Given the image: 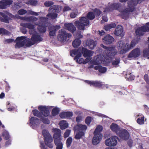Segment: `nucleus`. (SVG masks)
<instances>
[{
    "label": "nucleus",
    "instance_id": "12",
    "mask_svg": "<svg viewBox=\"0 0 149 149\" xmlns=\"http://www.w3.org/2000/svg\"><path fill=\"white\" fill-rule=\"evenodd\" d=\"M71 36L70 34L67 33L64 30H61L60 31V34L58 36L57 38L60 41L65 42L67 39L68 40Z\"/></svg>",
    "mask_w": 149,
    "mask_h": 149
},
{
    "label": "nucleus",
    "instance_id": "63",
    "mask_svg": "<svg viewBox=\"0 0 149 149\" xmlns=\"http://www.w3.org/2000/svg\"><path fill=\"white\" fill-rule=\"evenodd\" d=\"M144 79L147 83H149V80H148V76L147 74H145L144 76Z\"/></svg>",
    "mask_w": 149,
    "mask_h": 149
},
{
    "label": "nucleus",
    "instance_id": "58",
    "mask_svg": "<svg viewBox=\"0 0 149 149\" xmlns=\"http://www.w3.org/2000/svg\"><path fill=\"white\" fill-rule=\"evenodd\" d=\"M102 19L101 20V23L102 24L103 23L107 21L108 19L106 16H103L102 17Z\"/></svg>",
    "mask_w": 149,
    "mask_h": 149
},
{
    "label": "nucleus",
    "instance_id": "41",
    "mask_svg": "<svg viewBox=\"0 0 149 149\" xmlns=\"http://www.w3.org/2000/svg\"><path fill=\"white\" fill-rule=\"evenodd\" d=\"M95 17L94 14L92 12H89L87 15V17L90 20L93 19Z\"/></svg>",
    "mask_w": 149,
    "mask_h": 149
},
{
    "label": "nucleus",
    "instance_id": "64",
    "mask_svg": "<svg viewBox=\"0 0 149 149\" xmlns=\"http://www.w3.org/2000/svg\"><path fill=\"white\" fill-rule=\"evenodd\" d=\"M132 141L130 139L128 141V144L130 147H131L132 146Z\"/></svg>",
    "mask_w": 149,
    "mask_h": 149
},
{
    "label": "nucleus",
    "instance_id": "33",
    "mask_svg": "<svg viewBox=\"0 0 149 149\" xmlns=\"http://www.w3.org/2000/svg\"><path fill=\"white\" fill-rule=\"evenodd\" d=\"M81 43V40L79 39H76L72 42V44L74 48H77L79 46Z\"/></svg>",
    "mask_w": 149,
    "mask_h": 149
},
{
    "label": "nucleus",
    "instance_id": "8",
    "mask_svg": "<svg viewBox=\"0 0 149 149\" xmlns=\"http://www.w3.org/2000/svg\"><path fill=\"white\" fill-rule=\"evenodd\" d=\"M85 82L91 86H93L95 87H101L102 89L110 88L111 87V86L110 85L105 84L104 83L100 81L86 80L85 81Z\"/></svg>",
    "mask_w": 149,
    "mask_h": 149
},
{
    "label": "nucleus",
    "instance_id": "49",
    "mask_svg": "<svg viewBox=\"0 0 149 149\" xmlns=\"http://www.w3.org/2000/svg\"><path fill=\"white\" fill-rule=\"evenodd\" d=\"M98 116H100L101 117H104V118L103 120L105 122H106V120H107V121H108L110 119L109 118H107V117L104 115H103L101 114H98Z\"/></svg>",
    "mask_w": 149,
    "mask_h": 149
},
{
    "label": "nucleus",
    "instance_id": "52",
    "mask_svg": "<svg viewBox=\"0 0 149 149\" xmlns=\"http://www.w3.org/2000/svg\"><path fill=\"white\" fill-rule=\"evenodd\" d=\"M70 132V130H67L64 134V137L65 138L68 137L69 136Z\"/></svg>",
    "mask_w": 149,
    "mask_h": 149
},
{
    "label": "nucleus",
    "instance_id": "56",
    "mask_svg": "<svg viewBox=\"0 0 149 149\" xmlns=\"http://www.w3.org/2000/svg\"><path fill=\"white\" fill-rule=\"evenodd\" d=\"M73 115V113L71 112H66V118H69Z\"/></svg>",
    "mask_w": 149,
    "mask_h": 149
},
{
    "label": "nucleus",
    "instance_id": "40",
    "mask_svg": "<svg viewBox=\"0 0 149 149\" xmlns=\"http://www.w3.org/2000/svg\"><path fill=\"white\" fill-rule=\"evenodd\" d=\"M41 121H42L43 123L45 124H49L50 123V121L47 118H45L42 116L40 118Z\"/></svg>",
    "mask_w": 149,
    "mask_h": 149
},
{
    "label": "nucleus",
    "instance_id": "1",
    "mask_svg": "<svg viewBox=\"0 0 149 149\" xmlns=\"http://www.w3.org/2000/svg\"><path fill=\"white\" fill-rule=\"evenodd\" d=\"M61 7L57 5L51 6L48 10V14L46 17H40L39 22H36L38 18L34 16L24 17L21 19L27 22L34 23L36 25L38 26V29L39 31L42 33L45 32L46 30V27L48 26V19H56L58 16L57 13L61 10Z\"/></svg>",
    "mask_w": 149,
    "mask_h": 149
},
{
    "label": "nucleus",
    "instance_id": "7",
    "mask_svg": "<svg viewBox=\"0 0 149 149\" xmlns=\"http://www.w3.org/2000/svg\"><path fill=\"white\" fill-rule=\"evenodd\" d=\"M42 135L44 137V141L45 145L50 148L53 147V139L49 132L46 129H44L42 132Z\"/></svg>",
    "mask_w": 149,
    "mask_h": 149
},
{
    "label": "nucleus",
    "instance_id": "21",
    "mask_svg": "<svg viewBox=\"0 0 149 149\" xmlns=\"http://www.w3.org/2000/svg\"><path fill=\"white\" fill-rule=\"evenodd\" d=\"M84 44L86 46H88L90 49H93L96 46L97 43L92 40H88L84 42Z\"/></svg>",
    "mask_w": 149,
    "mask_h": 149
},
{
    "label": "nucleus",
    "instance_id": "16",
    "mask_svg": "<svg viewBox=\"0 0 149 149\" xmlns=\"http://www.w3.org/2000/svg\"><path fill=\"white\" fill-rule=\"evenodd\" d=\"M121 6L120 3H109L108 6L104 9V12L107 13L111 11L113 9H118Z\"/></svg>",
    "mask_w": 149,
    "mask_h": 149
},
{
    "label": "nucleus",
    "instance_id": "17",
    "mask_svg": "<svg viewBox=\"0 0 149 149\" xmlns=\"http://www.w3.org/2000/svg\"><path fill=\"white\" fill-rule=\"evenodd\" d=\"M141 54V51L139 48H136L132 50L128 56L129 58H136L139 57Z\"/></svg>",
    "mask_w": 149,
    "mask_h": 149
},
{
    "label": "nucleus",
    "instance_id": "30",
    "mask_svg": "<svg viewBox=\"0 0 149 149\" xmlns=\"http://www.w3.org/2000/svg\"><path fill=\"white\" fill-rule=\"evenodd\" d=\"M116 26V24L115 23H112L110 24L104 25V29L107 31L110 30L111 28H115Z\"/></svg>",
    "mask_w": 149,
    "mask_h": 149
},
{
    "label": "nucleus",
    "instance_id": "18",
    "mask_svg": "<svg viewBox=\"0 0 149 149\" xmlns=\"http://www.w3.org/2000/svg\"><path fill=\"white\" fill-rule=\"evenodd\" d=\"M52 131L54 133L53 137L54 141L62 139V137L61 136V131L57 128H53L52 130Z\"/></svg>",
    "mask_w": 149,
    "mask_h": 149
},
{
    "label": "nucleus",
    "instance_id": "32",
    "mask_svg": "<svg viewBox=\"0 0 149 149\" xmlns=\"http://www.w3.org/2000/svg\"><path fill=\"white\" fill-rule=\"evenodd\" d=\"M138 117H140L137 120V123L140 125H142L144 123V117L143 116L142 114H140L137 115Z\"/></svg>",
    "mask_w": 149,
    "mask_h": 149
},
{
    "label": "nucleus",
    "instance_id": "48",
    "mask_svg": "<svg viewBox=\"0 0 149 149\" xmlns=\"http://www.w3.org/2000/svg\"><path fill=\"white\" fill-rule=\"evenodd\" d=\"M27 12L26 10L23 9H21L18 11V13L20 15H22L26 13Z\"/></svg>",
    "mask_w": 149,
    "mask_h": 149
},
{
    "label": "nucleus",
    "instance_id": "43",
    "mask_svg": "<svg viewBox=\"0 0 149 149\" xmlns=\"http://www.w3.org/2000/svg\"><path fill=\"white\" fill-rule=\"evenodd\" d=\"M54 4V2L51 1H47L45 2L44 5L46 7H49Z\"/></svg>",
    "mask_w": 149,
    "mask_h": 149
},
{
    "label": "nucleus",
    "instance_id": "15",
    "mask_svg": "<svg viewBox=\"0 0 149 149\" xmlns=\"http://www.w3.org/2000/svg\"><path fill=\"white\" fill-rule=\"evenodd\" d=\"M146 31L149 32V22L147 23L146 26L138 28L136 31V33L137 35L141 36Z\"/></svg>",
    "mask_w": 149,
    "mask_h": 149
},
{
    "label": "nucleus",
    "instance_id": "11",
    "mask_svg": "<svg viewBox=\"0 0 149 149\" xmlns=\"http://www.w3.org/2000/svg\"><path fill=\"white\" fill-rule=\"evenodd\" d=\"M29 126L33 129H35L38 128L41 123V120L35 117H32L29 119Z\"/></svg>",
    "mask_w": 149,
    "mask_h": 149
},
{
    "label": "nucleus",
    "instance_id": "42",
    "mask_svg": "<svg viewBox=\"0 0 149 149\" xmlns=\"http://www.w3.org/2000/svg\"><path fill=\"white\" fill-rule=\"evenodd\" d=\"M125 77L127 78L129 80H133L134 78V77L132 75L131 73L130 72L126 74Z\"/></svg>",
    "mask_w": 149,
    "mask_h": 149
},
{
    "label": "nucleus",
    "instance_id": "60",
    "mask_svg": "<svg viewBox=\"0 0 149 149\" xmlns=\"http://www.w3.org/2000/svg\"><path fill=\"white\" fill-rule=\"evenodd\" d=\"M14 41V39H6L5 41V42L6 43H10Z\"/></svg>",
    "mask_w": 149,
    "mask_h": 149
},
{
    "label": "nucleus",
    "instance_id": "46",
    "mask_svg": "<svg viewBox=\"0 0 149 149\" xmlns=\"http://www.w3.org/2000/svg\"><path fill=\"white\" fill-rule=\"evenodd\" d=\"M72 139L71 137L68 138L66 141V144L67 147H69L72 141Z\"/></svg>",
    "mask_w": 149,
    "mask_h": 149
},
{
    "label": "nucleus",
    "instance_id": "25",
    "mask_svg": "<svg viewBox=\"0 0 149 149\" xmlns=\"http://www.w3.org/2000/svg\"><path fill=\"white\" fill-rule=\"evenodd\" d=\"M65 28L73 33L76 30V28L72 23L65 24H64Z\"/></svg>",
    "mask_w": 149,
    "mask_h": 149
},
{
    "label": "nucleus",
    "instance_id": "23",
    "mask_svg": "<svg viewBox=\"0 0 149 149\" xmlns=\"http://www.w3.org/2000/svg\"><path fill=\"white\" fill-rule=\"evenodd\" d=\"M61 28L59 25H56V26H51L49 27V35L51 36H54L55 35V33L57 30L60 29Z\"/></svg>",
    "mask_w": 149,
    "mask_h": 149
},
{
    "label": "nucleus",
    "instance_id": "53",
    "mask_svg": "<svg viewBox=\"0 0 149 149\" xmlns=\"http://www.w3.org/2000/svg\"><path fill=\"white\" fill-rule=\"evenodd\" d=\"M84 60L83 64H85L90 61L92 60V58L87 57Z\"/></svg>",
    "mask_w": 149,
    "mask_h": 149
},
{
    "label": "nucleus",
    "instance_id": "29",
    "mask_svg": "<svg viewBox=\"0 0 149 149\" xmlns=\"http://www.w3.org/2000/svg\"><path fill=\"white\" fill-rule=\"evenodd\" d=\"M94 68L95 70H98L99 72L101 73H104L107 70L106 68L103 67L101 65H98L94 67Z\"/></svg>",
    "mask_w": 149,
    "mask_h": 149
},
{
    "label": "nucleus",
    "instance_id": "57",
    "mask_svg": "<svg viewBox=\"0 0 149 149\" xmlns=\"http://www.w3.org/2000/svg\"><path fill=\"white\" fill-rule=\"evenodd\" d=\"M77 12L76 11L75 12H73L70 15V17L72 18H74L77 15Z\"/></svg>",
    "mask_w": 149,
    "mask_h": 149
},
{
    "label": "nucleus",
    "instance_id": "27",
    "mask_svg": "<svg viewBox=\"0 0 149 149\" xmlns=\"http://www.w3.org/2000/svg\"><path fill=\"white\" fill-rule=\"evenodd\" d=\"M60 128L61 130H64L67 128L68 126V124L66 121L62 120L59 123Z\"/></svg>",
    "mask_w": 149,
    "mask_h": 149
},
{
    "label": "nucleus",
    "instance_id": "24",
    "mask_svg": "<svg viewBox=\"0 0 149 149\" xmlns=\"http://www.w3.org/2000/svg\"><path fill=\"white\" fill-rule=\"evenodd\" d=\"M102 40L104 43L110 44L114 41V38L111 36L107 35L102 38Z\"/></svg>",
    "mask_w": 149,
    "mask_h": 149
},
{
    "label": "nucleus",
    "instance_id": "2",
    "mask_svg": "<svg viewBox=\"0 0 149 149\" xmlns=\"http://www.w3.org/2000/svg\"><path fill=\"white\" fill-rule=\"evenodd\" d=\"M20 25L28 28L29 29V33L32 35V36L31 39L27 38L24 36L17 38L14 41L16 43L15 45V48H19L23 46L30 47L42 40V38L36 32L35 25L29 23H22L20 24Z\"/></svg>",
    "mask_w": 149,
    "mask_h": 149
},
{
    "label": "nucleus",
    "instance_id": "22",
    "mask_svg": "<svg viewBox=\"0 0 149 149\" xmlns=\"http://www.w3.org/2000/svg\"><path fill=\"white\" fill-rule=\"evenodd\" d=\"M12 2L13 1L11 0H2L0 1V9L6 8L7 6L11 4Z\"/></svg>",
    "mask_w": 149,
    "mask_h": 149
},
{
    "label": "nucleus",
    "instance_id": "5",
    "mask_svg": "<svg viewBox=\"0 0 149 149\" xmlns=\"http://www.w3.org/2000/svg\"><path fill=\"white\" fill-rule=\"evenodd\" d=\"M51 107L43 106H40L38 107V109L40 111V112L37 110H33L32 111L33 114L35 116L41 118L42 115L45 117H47L49 115V109Z\"/></svg>",
    "mask_w": 149,
    "mask_h": 149
},
{
    "label": "nucleus",
    "instance_id": "45",
    "mask_svg": "<svg viewBox=\"0 0 149 149\" xmlns=\"http://www.w3.org/2000/svg\"><path fill=\"white\" fill-rule=\"evenodd\" d=\"M143 55L145 57H147L149 56V50L148 49H145L143 51Z\"/></svg>",
    "mask_w": 149,
    "mask_h": 149
},
{
    "label": "nucleus",
    "instance_id": "47",
    "mask_svg": "<svg viewBox=\"0 0 149 149\" xmlns=\"http://www.w3.org/2000/svg\"><path fill=\"white\" fill-rule=\"evenodd\" d=\"M120 63V59L119 58L115 59V60L113 61L112 62L113 65L116 66L118 65Z\"/></svg>",
    "mask_w": 149,
    "mask_h": 149
},
{
    "label": "nucleus",
    "instance_id": "19",
    "mask_svg": "<svg viewBox=\"0 0 149 149\" xmlns=\"http://www.w3.org/2000/svg\"><path fill=\"white\" fill-rule=\"evenodd\" d=\"M81 49V54L82 53L85 58L90 57L93 56V51L88 50L84 48Z\"/></svg>",
    "mask_w": 149,
    "mask_h": 149
},
{
    "label": "nucleus",
    "instance_id": "50",
    "mask_svg": "<svg viewBox=\"0 0 149 149\" xmlns=\"http://www.w3.org/2000/svg\"><path fill=\"white\" fill-rule=\"evenodd\" d=\"M10 102H7L6 104L7 105V107H8V111H12L14 110L15 109V108H14V107L12 108L11 107H10L9 106V107L8 106L10 105Z\"/></svg>",
    "mask_w": 149,
    "mask_h": 149
},
{
    "label": "nucleus",
    "instance_id": "9",
    "mask_svg": "<svg viewBox=\"0 0 149 149\" xmlns=\"http://www.w3.org/2000/svg\"><path fill=\"white\" fill-rule=\"evenodd\" d=\"M80 22L77 21L75 22L74 24L77 28L80 30H84L86 26L89 24V21L84 17H81L80 19Z\"/></svg>",
    "mask_w": 149,
    "mask_h": 149
},
{
    "label": "nucleus",
    "instance_id": "10",
    "mask_svg": "<svg viewBox=\"0 0 149 149\" xmlns=\"http://www.w3.org/2000/svg\"><path fill=\"white\" fill-rule=\"evenodd\" d=\"M87 129V126L85 125L78 124L75 126L74 127V130L79 131V133L76 134L75 138L76 139H80L84 134V132L80 131H85Z\"/></svg>",
    "mask_w": 149,
    "mask_h": 149
},
{
    "label": "nucleus",
    "instance_id": "13",
    "mask_svg": "<svg viewBox=\"0 0 149 149\" xmlns=\"http://www.w3.org/2000/svg\"><path fill=\"white\" fill-rule=\"evenodd\" d=\"M13 16L7 11L4 13L0 12V21L2 22L8 23L10 19V17H13Z\"/></svg>",
    "mask_w": 149,
    "mask_h": 149
},
{
    "label": "nucleus",
    "instance_id": "28",
    "mask_svg": "<svg viewBox=\"0 0 149 149\" xmlns=\"http://www.w3.org/2000/svg\"><path fill=\"white\" fill-rule=\"evenodd\" d=\"M123 31L122 27L120 25H118L116 29L114 34L116 36H119L122 33Z\"/></svg>",
    "mask_w": 149,
    "mask_h": 149
},
{
    "label": "nucleus",
    "instance_id": "39",
    "mask_svg": "<svg viewBox=\"0 0 149 149\" xmlns=\"http://www.w3.org/2000/svg\"><path fill=\"white\" fill-rule=\"evenodd\" d=\"M59 109L58 108H54L52 111V114L53 116H54L57 115L59 112Z\"/></svg>",
    "mask_w": 149,
    "mask_h": 149
},
{
    "label": "nucleus",
    "instance_id": "61",
    "mask_svg": "<svg viewBox=\"0 0 149 149\" xmlns=\"http://www.w3.org/2000/svg\"><path fill=\"white\" fill-rule=\"evenodd\" d=\"M101 12L98 9H96L94 12L95 14L99 16L101 14Z\"/></svg>",
    "mask_w": 149,
    "mask_h": 149
},
{
    "label": "nucleus",
    "instance_id": "31",
    "mask_svg": "<svg viewBox=\"0 0 149 149\" xmlns=\"http://www.w3.org/2000/svg\"><path fill=\"white\" fill-rule=\"evenodd\" d=\"M62 139L54 141V143L56 146V149H62L63 144L61 142Z\"/></svg>",
    "mask_w": 149,
    "mask_h": 149
},
{
    "label": "nucleus",
    "instance_id": "55",
    "mask_svg": "<svg viewBox=\"0 0 149 149\" xmlns=\"http://www.w3.org/2000/svg\"><path fill=\"white\" fill-rule=\"evenodd\" d=\"M40 144L41 149H47V148L45 146L42 141H40Z\"/></svg>",
    "mask_w": 149,
    "mask_h": 149
},
{
    "label": "nucleus",
    "instance_id": "14",
    "mask_svg": "<svg viewBox=\"0 0 149 149\" xmlns=\"http://www.w3.org/2000/svg\"><path fill=\"white\" fill-rule=\"evenodd\" d=\"M118 138L116 136H114L107 139L105 141V144L108 146H114L117 143Z\"/></svg>",
    "mask_w": 149,
    "mask_h": 149
},
{
    "label": "nucleus",
    "instance_id": "37",
    "mask_svg": "<svg viewBox=\"0 0 149 149\" xmlns=\"http://www.w3.org/2000/svg\"><path fill=\"white\" fill-rule=\"evenodd\" d=\"M10 34V33L5 29L0 28V35H8Z\"/></svg>",
    "mask_w": 149,
    "mask_h": 149
},
{
    "label": "nucleus",
    "instance_id": "38",
    "mask_svg": "<svg viewBox=\"0 0 149 149\" xmlns=\"http://www.w3.org/2000/svg\"><path fill=\"white\" fill-rule=\"evenodd\" d=\"M81 56H75L74 58V60L79 63L81 64L83 63V64L84 59L82 58H81L80 57Z\"/></svg>",
    "mask_w": 149,
    "mask_h": 149
},
{
    "label": "nucleus",
    "instance_id": "26",
    "mask_svg": "<svg viewBox=\"0 0 149 149\" xmlns=\"http://www.w3.org/2000/svg\"><path fill=\"white\" fill-rule=\"evenodd\" d=\"M70 55L72 56H81V49L79 48L78 50L74 49L70 52Z\"/></svg>",
    "mask_w": 149,
    "mask_h": 149
},
{
    "label": "nucleus",
    "instance_id": "34",
    "mask_svg": "<svg viewBox=\"0 0 149 149\" xmlns=\"http://www.w3.org/2000/svg\"><path fill=\"white\" fill-rule=\"evenodd\" d=\"M23 0L24 3L28 5L36 6L37 3L36 0H29L28 1H26L25 0Z\"/></svg>",
    "mask_w": 149,
    "mask_h": 149
},
{
    "label": "nucleus",
    "instance_id": "20",
    "mask_svg": "<svg viewBox=\"0 0 149 149\" xmlns=\"http://www.w3.org/2000/svg\"><path fill=\"white\" fill-rule=\"evenodd\" d=\"M94 136L92 140V143L94 145L98 144L101 141L102 137V134H94Z\"/></svg>",
    "mask_w": 149,
    "mask_h": 149
},
{
    "label": "nucleus",
    "instance_id": "35",
    "mask_svg": "<svg viewBox=\"0 0 149 149\" xmlns=\"http://www.w3.org/2000/svg\"><path fill=\"white\" fill-rule=\"evenodd\" d=\"M103 130L102 127L100 125L96 127V129L94 132V134H102L101 132Z\"/></svg>",
    "mask_w": 149,
    "mask_h": 149
},
{
    "label": "nucleus",
    "instance_id": "51",
    "mask_svg": "<svg viewBox=\"0 0 149 149\" xmlns=\"http://www.w3.org/2000/svg\"><path fill=\"white\" fill-rule=\"evenodd\" d=\"M66 112H64L61 113L59 114L60 117L62 118H66Z\"/></svg>",
    "mask_w": 149,
    "mask_h": 149
},
{
    "label": "nucleus",
    "instance_id": "36",
    "mask_svg": "<svg viewBox=\"0 0 149 149\" xmlns=\"http://www.w3.org/2000/svg\"><path fill=\"white\" fill-rule=\"evenodd\" d=\"M2 134V136L6 140L9 139L10 137L9 133L6 130H3Z\"/></svg>",
    "mask_w": 149,
    "mask_h": 149
},
{
    "label": "nucleus",
    "instance_id": "44",
    "mask_svg": "<svg viewBox=\"0 0 149 149\" xmlns=\"http://www.w3.org/2000/svg\"><path fill=\"white\" fill-rule=\"evenodd\" d=\"M27 13L29 15H31L35 16H38L39 15V13L36 12L31 10H29L27 11Z\"/></svg>",
    "mask_w": 149,
    "mask_h": 149
},
{
    "label": "nucleus",
    "instance_id": "62",
    "mask_svg": "<svg viewBox=\"0 0 149 149\" xmlns=\"http://www.w3.org/2000/svg\"><path fill=\"white\" fill-rule=\"evenodd\" d=\"M71 10L70 8L68 6H65L64 7L63 9V11L66 12L70 10Z\"/></svg>",
    "mask_w": 149,
    "mask_h": 149
},
{
    "label": "nucleus",
    "instance_id": "59",
    "mask_svg": "<svg viewBox=\"0 0 149 149\" xmlns=\"http://www.w3.org/2000/svg\"><path fill=\"white\" fill-rule=\"evenodd\" d=\"M83 118L81 116H78L77 117L76 119V121L77 123H79L82 121Z\"/></svg>",
    "mask_w": 149,
    "mask_h": 149
},
{
    "label": "nucleus",
    "instance_id": "6",
    "mask_svg": "<svg viewBox=\"0 0 149 149\" xmlns=\"http://www.w3.org/2000/svg\"><path fill=\"white\" fill-rule=\"evenodd\" d=\"M110 129L113 131L115 132L122 139L126 140L129 137V133L125 130H120L119 127L117 124L112 123L110 126Z\"/></svg>",
    "mask_w": 149,
    "mask_h": 149
},
{
    "label": "nucleus",
    "instance_id": "4",
    "mask_svg": "<svg viewBox=\"0 0 149 149\" xmlns=\"http://www.w3.org/2000/svg\"><path fill=\"white\" fill-rule=\"evenodd\" d=\"M137 42L135 40H132L130 45L128 43L125 44L123 41H120L117 44V47L119 52L120 54L125 53L130 49L133 48L136 45Z\"/></svg>",
    "mask_w": 149,
    "mask_h": 149
},
{
    "label": "nucleus",
    "instance_id": "3",
    "mask_svg": "<svg viewBox=\"0 0 149 149\" xmlns=\"http://www.w3.org/2000/svg\"><path fill=\"white\" fill-rule=\"evenodd\" d=\"M101 46L105 49L103 53V58L101 55H98L95 57L92 63L95 65L103 64L108 65L111 62L113 57L116 54V50L115 47H107L102 44H101Z\"/></svg>",
    "mask_w": 149,
    "mask_h": 149
},
{
    "label": "nucleus",
    "instance_id": "54",
    "mask_svg": "<svg viewBox=\"0 0 149 149\" xmlns=\"http://www.w3.org/2000/svg\"><path fill=\"white\" fill-rule=\"evenodd\" d=\"M91 121V118L90 117H88L86 118L85 120L86 123L88 125Z\"/></svg>",
    "mask_w": 149,
    "mask_h": 149
}]
</instances>
